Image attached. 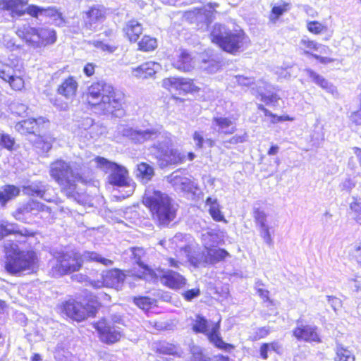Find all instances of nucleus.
Instances as JSON below:
<instances>
[{"label": "nucleus", "mask_w": 361, "mask_h": 361, "mask_svg": "<svg viewBox=\"0 0 361 361\" xmlns=\"http://www.w3.org/2000/svg\"><path fill=\"white\" fill-rule=\"evenodd\" d=\"M84 169L85 164L80 161H66L61 159L51 162L49 166V175L59 185L61 192L80 204H86L88 201L87 195L78 185L89 182Z\"/></svg>", "instance_id": "f257e3e1"}, {"label": "nucleus", "mask_w": 361, "mask_h": 361, "mask_svg": "<svg viewBox=\"0 0 361 361\" xmlns=\"http://www.w3.org/2000/svg\"><path fill=\"white\" fill-rule=\"evenodd\" d=\"M84 262H95L109 267L113 261L102 257L95 252L86 251L82 255L70 251L62 253L51 266V273L55 277L61 276L78 271Z\"/></svg>", "instance_id": "f03ea898"}, {"label": "nucleus", "mask_w": 361, "mask_h": 361, "mask_svg": "<svg viewBox=\"0 0 361 361\" xmlns=\"http://www.w3.org/2000/svg\"><path fill=\"white\" fill-rule=\"evenodd\" d=\"M123 94L116 92L114 87L104 81L92 83L87 93V102L102 111L104 114H112L122 104Z\"/></svg>", "instance_id": "7ed1b4c3"}, {"label": "nucleus", "mask_w": 361, "mask_h": 361, "mask_svg": "<svg viewBox=\"0 0 361 361\" xmlns=\"http://www.w3.org/2000/svg\"><path fill=\"white\" fill-rule=\"evenodd\" d=\"M142 202L149 209L160 225H168L176 216V209L171 203V199L167 194L153 187L145 190Z\"/></svg>", "instance_id": "20e7f679"}, {"label": "nucleus", "mask_w": 361, "mask_h": 361, "mask_svg": "<svg viewBox=\"0 0 361 361\" xmlns=\"http://www.w3.org/2000/svg\"><path fill=\"white\" fill-rule=\"evenodd\" d=\"M211 39L222 49L232 54L243 51L250 44L249 37L242 30L232 31L221 24L214 25Z\"/></svg>", "instance_id": "39448f33"}, {"label": "nucleus", "mask_w": 361, "mask_h": 361, "mask_svg": "<svg viewBox=\"0 0 361 361\" xmlns=\"http://www.w3.org/2000/svg\"><path fill=\"white\" fill-rule=\"evenodd\" d=\"M6 257V269L12 274L23 271H33L36 267L37 256L32 251H20L17 244L9 240L4 244Z\"/></svg>", "instance_id": "423d86ee"}, {"label": "nucleus", "mask_w": 361, "mask_h": 361, "mask_svg": "<svg viewBox=\"0 0 361 361\" xmlns=\"http://www.w3.org/2000/svg\"><path fill=\"white\" fill-rule=\"evenodd\" d=\"M16 33L30 48L37 49L54 44L56 40L54 30L47 27H34L28 24L18 27Z\"/></svg>", "instance_id": "0eeeda50"}, {"label": "nucleus", "mask_w": 361, "mask_h": 361, "mask_svg": "<svg viewBox=\"0 0 361 361\" xmlns=\"http://www.w3.org/2000/svg\"><path fill=\"white\" fill-rule=\"evenodd\" d=\"M172 140L169 133H164L161 140L154 142L150 147L151 152L159 161L166 164H179L185 162L186 155L178 149H172Z\"/></svg>", "instance_id": "6e6552de"}, {"label": "nucleus", "mask_w": 361, "mask_h": 361, "mask_svg": "<svg viewBox=\"0 0 361 361\" xmlns=\"http://www.w3.org/2000/svg\"><path fill=\"white\" fill-rule=\"evenodd\" d=\"M220 329V319L215 322L213 321H208L204 317L200 315L196 317L195 323L192 326V329L196 333H202L205 334L209 341L213 343L216 348L230 351L234 348L231 344L225 343L219 334Z\"/></svg>", "instance_id": "1a4fd4ad"}, {"label": "nucleus", "mask_w": 361, "mask_h": 361, "mask_svg": "<svg viewBox=\"0 0 361 361\" xmlns=\"http://www.w3.org/2000/svg\"><path fill=\"white\" fill-rule=\"evenodd\" d=\"M97 166L106 173H111L109 176V182L117 186H126L128 183V171L123 166L111 162L106 159L97 157L94 159Z\"/></svg>", "instance_id": "9d476101"}, {"label": "nucleus", "mask_w": 361, "mask_h": 361, "mask_svg": "<svg viewBox=\"0 0 361 361\" xmlns=\"http://www.w3.org/2000/svg\"><path fill=\"white\" fill-rule=\"evenodd\" d=\"M41 212L50 214L51 209L49 207L39 201L31 199L20 204L13 212V216L18 221L30 223L31 220L37 216Z\"/></svg>", "instance_id": "9b49d317"}, {"label": "nucleus", "mask_w": 361, "mask_h": 361, "mask_svg": "<svg viewBox=\"0 0 361 361\" xmlns=\"http://www.w3.org/2000/svg\"><path fill=\"white\" fill-rule=\"evenodd\" d=\"M106 8L101 5H94L83 11L82 16V30L90 34L97 30V27L106 19Z\"/></svg>", "instance_id": "f8f14e48"}, {"label": "nucleus", "mask_w": 361, "mask_h": 361, "mask_svg": "<svg viewBox=\"0 0 361 361\" xmlns=\"http://www.w3.org/2000/svg\"><path fill=\"white\" fill-rule=\"evenodd\" d=\"M23 77V72L13 61L8 63L0 60V78L8 82L13 90L20 91L24 87Z\"/></svg>", "instance_id": "ddd939ff"}, {"label": "nucleus", "mask_w": 361, "mask_h": 361, "mask_svg": "<svg viewBox=\"0 0 361 361\" xmlns=\"http://www.w3.org/2000/svg\"><path fill=\"white\" fill-rule=\"evenodd\" d=\"M63 311L68 317L80 322L87 317L94 316L97 310L92 306H85L75 300H69L63 305Z\"/></svg>", "instance_id": "4468645a"}, {"label": "nucleus", "mask_w": 361, "mask_h": 361, "mask_svg": "<svg viewBox=\"0 0 361 361\" xmlns=\"http://www.w3.org/2000/svg\"><path fill=\"white\" fill-rule=\"evenodd\" d=\"M165 133L159 132L156 128H125L122 130V135L128 137L135 143H144L145 142L157 139V141L161 140L163 134Z\"/></svg>", "instance_id": "2eb2a0df"}, {"label": "nucleus", "mask_w": 361, "mask_h": 361, "mask_svg": "<svg viewBox=\"0 0 361 361\" xmlns=\"http://www.w3.org/2000/svg\"><path fill=\"white\" fill-rule=\"evenodd\" d=\"M159 280L164 286L172 289H180L186 284V279L179 273L172 270L158 269L153 271L149 279Z\"/></svg>", "instance_id": "dca6fc26"}, {"label": "nucleus", "mask_w": 361, "mask_h": 361, "mask_svg": "<svg viewBox=\"0 0 361 361\" xmlns=\"http://www.w3.org/2000/svg\"><path fill=\"white\" fill-rule=\"evenodd\" d=\"M102 279L91 281L90 285L95 288L106 286L120 290L125 280V274L118 269H112L104 273Z\"/></svg>", "instance_id": "f3484780"}, {"label": "nucleus", "mask_w": 361, "mask_h": 361, "mask_svg": "<svg viewBox=\"0 0 361 361\" xmlns=\"http://www.w3.org/2000/svg\"><path fill=\"white\" fill-rule=\"evenodd\" d=\"M50 190H52L51 187L41 181L32 183L30 185L23 188L24 194L29 196H35L51 202L54 201V196L51 195Z\"/></svg>", "instance_id": "a211bd4d"}, {"label": "nucleus", "mask_w": 361, "mask_h": 361, "mask_svg": "<svg viewBox=\"0 0 361 361\" xmlns=\"http://www.w3.org/2000/svg\"><path fill=\"white\" fill-rule=\"evenodd\" d=\"M272 87L264 82L259 81L255 87H252V93L266 104H274L279 100V97L271 92Z\"/></svg>", "instance_id": "6ab92c4d"}, {"label": "nucleus", "mask_w": 361, "mask_h": 361, "mask_svg": "<svg viewBox=\"0 0 361 361\" xmlns=\"http://www.w3.org/2000/svg\"><path fill=\"white\" fill-rule=\"evenodd\" d=\"M168 180L175 190L183 192H191L197 188L195 183L189 178L180 176L177 172H173Z\"/></svg>", "instance_id": "aec40b11"}, {"label": "nucleus", "mask_w": 361, "mask_h": 361, "mask_svg": "<svg viewBox=\"0 0 361 361\" xmlns=\"http://www.w3.org/2000/svg\"><path fill=\"white\" fill-rule=\"evenodd\" d=\"M317 329L312 325L298 324L293 330V336L300 341L306 342H320Z\"/></svg>", "instance_id": "412c9836"}, {"label": "nucleus", "mask_w": 361, "mask_h": 361, "mask_svg": "<svg viewBox=\"0 0 361 361\" xmlns=\"http://www.w3.org/2000/svg\"><path fill=\"white\" fill-rule=\"evenodd\" d=\"M161 68V66L159 63L147 61L137 68H133L132 74L137 78L147 79L153 78Z\"/></svg>", "instance_id": "4be33fe9"}, {"label": "nucleus", "mask_w": 361, "mask_h": 361, "mask_svg": "<svg viewBox=\"0 0 361 361\" xmlns=\"http://www.w3.org/2000/svg\"><path fill=\"white\" fill-rule=\"evenodd\" d=\"M173 66L176 69L188 72L195 67L196 61L186 51H181L177 54L176 58L173 59Z\"/></svg>", "instance_id": "5701e85b"}, {"label": "nucleus", "mask_w": 361, "mask_h": 361, "mask_svg": "<svg viewBox=\"0 0 361 361\" xmlns=\"http://www.w3.org/2000/svg\"><path fill=\"white\" fill-rule=\"evenodd\" d=\"M27 3L28 0H0V10L10 11L13 17L21 16L25 13L24 7Z\"/></svg>", "instance_id": "b1692460"}, {"label": "nucleus", "mask_w": 361, "mask_h": 361, "mask_svg": "<svg viewBox=\"0 0 361 361\" xmlns=\"http://www.w3.org/2000/svg\"><path fill=\"white\" fill-rule=\"evenodd\" d=\"M78 84L73 77H68L65 79L58 87L57 92L66 99H71L75 94Z\"/></svg>", "instance_id": "393cba45"}, {"label": "nucleus", "mask_w": 361, "mask_h": 361, "mask_svg": "<svg viewBox=\"0 0 361 361\" xmlns=\"http://www.w3.org/2000/svg\"><path fill=\"white\" fill-rule=\"evenodd\" d=\"M228 255V253L224 249H214L212 247L202 252L200 262L214 264L225 259Z\"/></svg>", "instance_id": "a878e982"}, {"label": "nucleus", "mask_w": 361, "mask_h": 361, "mask_svg": "<svg viewBox=\"0 0 361 361\" xmlns=\"http://www.w3.org/2000/svg\"><path fill=\"white\" fill-rule=\"evenodd\" d=\"M212 126L217 127V132L225 135H231L236 130L235 123L226 117H214L212 121Z\"/></svg>", "instance_id": "bb28decb"}, {"label": "nucleus", "mask_w": 361, "mask_h": 361, "mask_svg": "<svg viewBox=\"0 0 361 361\" xmlns=\"http://www.w3.org/2000/svg\"><path fill=\"white\" fill-rule=\"evenodd\" d=\"M306 75L314 82L315 84L325 90L326 92L333 94L337 92L336 87L326 80L322 75L317 74L316 72L311 69H305Z\"/></svg>", "instance_id": "cd10ccee"}, {"label": "nucleus", "mask_w": 361, "mask_h": 361, "mask_svg": "<svg viewBox=\"0 0 361 361\" xmlns=\"http://www.w3.org/2000/svg\"><path fill=\"white\" fill-rule=\"evenodd\" d=\"M40 121L44 120L42 118L36 120L34 118H29L27 120L18 122L15 126V129L21 134H34L38 128V124Z\"/></svg>", "instance_id": "c85d7f7f"}, {"label": "nucleus", "mask_w": 361, "mask_h": 361, "mask_svg": "<svg viewBox=\"0 0 361 361\" xmlns=\"http://www.w3.org/2000/svg\"><path fill=\"white\" fill-rule=\"evenodd\" d=\"M131 252L135 262L144 269L142 274L137 275V277L145 280H149V277H152V273L154 271L150 269L141 262V258L145 254L144 250L140 247H133L131 248Z\"/></svg>", "instance_id": "c756f323"}, {"label": "nucleus", "mask_w": 361, "mask_h": 361, "mask_svg": "<svg viewBox=\"0 0 361 361\" xmlns=\"http://www.w3.org/2000/svg\"><path fill=\"white\" fill-rule=\"evenodd\" d=\"M123 31L130 42H136L142 32V27L137 21L131 20L126 23Z\"/></svg>", "instance_id": "7c9ffc66"}, {"label": "nucleus", "mask_w": 361, "mask_h": 361, "mask_svg": "<svg viewBox=\"0 0 361 361\" xmlns=\"http://www.w3.org/2000/svg\"><path fill=\"white\" fill-rule=\"evenodd\" d=\"M20 193V189L11 185H8L2 188L0 190V202L5 204L10 200L17 197Z\"/></svg>", "instance_id": "2f4dec72"}, {"label": "nucleus", "mask_w": 361, "mask_h": 361, "mask_svg": "<svg viewBox=\"0 0 361 361\" xmlns=\"http://www.w3.org/2000/svg\"><path fill=\"white\" fill-rule=\"evenodd\" d=\"M77 126L79 130H80L78 134L82 135L83 131H87L91 138L94 137V131L97 128V126L94 124V121L91 118L85 117L78 121Z\"/></svg>", "instance_id": "473e14b6"}, {"label": "nucleus", "mask_w": 361, "mask_h": 361, "mask_svg": "<svg viewBox=\"0 0 361 361\" xmlns=\"http://www.w3.org/2000/svg\"><path fill=\"white\" fill-rule=\"evenodd\" d=\"M27 232V230H25L24 232L19 231L18 225L14 223L3 221L0 224V240L10 234L20 233V235H25Z\"/></svg>", "instance_id": "72a5a7b5"}, {"label": "nucleus", "mask_w": 361, "mask_h": 361, "mask_svg": "<svg viewBox=\"0 0 361 361\" xmlns=\"http://www.w3.org/2000/svg\"><path fill=\"white\" fill-rule=\"evenodd\" d=\"M154 174V169L147 163H140L137 166V176L145 183L152 179Z\"/></svg>", "instance_id": "f704fd0d"}, {"label": "nucleus", "mask_w": 361, "mask_h": 361, "mask_svg": "<svg viewBox=\"0 0 361 361\" xmlns=\"http://www.w3.org/2000/svg\"><path fill=\"white\" fill-rule=\"evenodd\" d=\"M206 204L209 206V214L215 221H220L224 219V216L219 209V205L216 199L208 197L206 200Z\"/></svg>", "instance_id": "c9c22d12"}, {"label": "nucleus", "mask_w": 361, "mask_h": 361, "mask_svg": "<svg viewBox=\"0 0 361 361\" xmlns=\"http://www.w3.org/2000/svg\"><path fill=\"white\" fill-rule=\"evenodd\" d=\"M220 66V63L213 58L202 59L200 64V68L209 73L217 72Z\"/></svg>", "instance_id": "e433bc0d"}, {"label": "nucleus", "mask_w": 361, "mask_h": 361, "mask_svg": "<svg viewBox=\"0 0 361 361\" xmlns=\"http://www.w3.org/2000/svg\"><path fill=\"white\" fill-rule=\"evenodd\" d=\"M355 357L353 353L344 348L342 345L338 344L336 348V356L334 361H354Z\"/></svg>", "instance_id": "4c0bfd02"}, {"label": "nucleus", "mask_w": 361, "mask_h": 361, "mask_svg": "<svg viewBox=\"0 0 361 361\" xmlns=\"http://www.w3.org/2000/svg\"><path fill=\"white\" fill-rule=\"evenodd\" d=\"M218 235L214 232L207 231L202 234V241L205 250L215 247L218 243Z\"/></svg>", "instance_id": "58836bf2"}, {"label": "nucleus", "mask_w": 361, "mask_h": 361, "mask_svg": "<svg viewBox=\"0 0 361 361\" xmlns=\"http://www.w3.org/2000/svg\"><path fill=\"white\" fill-rule=\"evenodd\" d=\"M100 338L104 343H114L120 339L121 334L114 326H111L105 333L100 336Z\"/></svg>", "instance_id": "ea45409f"}, {"label": "nucleus", "mask_w": 361, "mask_h": 361, "mask_svg": "<svg viewBox=\"0 0 361 361\" xmlns=\"http://www.w3.org/2000/svg\"><path fill=\"white\" fill-rule=\"evenodd\" d=\"M139 49L144 51L154 50L157 47V39L149 36H144L138 43Z\"/></svg>", "instance_id": "a19ab883"}, {"label": "nucleus", "mask_w": 361, "mask_h": 361, "mask_svg": "<svg viewBox=\"0 0 361 361\" xmlns=\"http://www.w3.org/2000/svg\"><path fill=\"white\" fill-rule=\"evenodd\" d=\"M54 138L49 135L39 136L35 142V145L38 148H41L44 152H49L51 147Z\"/></svg>", "instance_id": "79ce46f5"}, {"label": "nucleus", "mask_w": 361, "mask_h": 361, "mask_svg": "<svg viewBox=\"0 0 361 361\" xmlns=\"http://www.w3.org/2000/svg\"><path fill=\"white\" fill-rule=\"evenodd\" d=\"M180 78H167L162 80V86L172 93H178Z\"/></svg>", "instance_id": "37998d69"}, {"label": "nucleus", "mask_w": 361, "mask_h": 361, "mask_svg": "<svg viewBox=\"0 0 361 361\" xmlns=\"http://www.w3.org/2000/svg\"><path fill=\"white\" fill-rule=\"evenodd\" d=\"M192 357L189 361H211V359L204 355L202 350L199 346H192L191 348Z\"/></svg>", "instance_id": "c03bdc74"}, {"label": "nucleus", "mask_w": 361, "mask_h": 361, "mask_svg": "<svg viewBox=\"0 0 361 361\" xmlns=\"http://www.w3.org/2000/svg\"><path fill=\"white\" fill-rule=\"evenodd\" d=\"M195 90V86L190 79L180 78L178 94L187 93Z\"/></svg>", "instance_id": "a18cd8bd"}, {"label": "nucleus", "mask_w": 361, "mask_h": 361, "mask_svg": "<svg viewBox=\"0 0 361 361\" xmlns=\"http://www.w3.org/2000/svg\"><path fill=\"white\" fill-rule=\"evenodd\" d=\"M15 144L13 137L8 134L0 133V146L8 149L12 150Z\"/></svg>", "instance_id": "49530a36"}, {"label": "nucleus", "mask_w": 361, "mask_h": 361, "mask_svg": "<svg viewBox=\"0 0 361 361\" xmlns=\"http://www.w3.org/2000/svg\"><path fill=\"white\" fill-rule=\"evenodd\" d=\"M307 30L314 34H319L326 30V27L317 21H311L307 23Z\"/></svg>", "instance_id": "de8ad7c7"}, {"label": "nucleus", "mask_w": 361, "mask_h": 361, "mask_svg": "<svg viewBox=\"0 0 361 361\" xmlns=\"http://www.w3.org/2000/svg\"><path fill=\"white\" fill-rule=\"evenodd\" d=\"M10 107L11 111L13 114H16L18 116H23L27 110V106L25 104L20 103L19 102H13L11 104Z\"/></svg>", "instance_id": "09e8293b"}, {"label": "nucleus", "mask_w": 361, "mask_h": 361, "mask_svg": "<svg viewBox=\"0 0 361 361\" xmlns=\"http://www.w3.org/2000/svg\"><path fill=\"white\" fill-rule=\"evenodd\" d=\"M300 45L303 49H310L314 50H319L320 48L325 49L324 46L319 44L313 40L307 38H303L300 40Z\"/></svg>", "instance_id": "8fccbe9b"}, {"label": "nucleus", "mask_w": 361, "mask_h": 361, "mask_svg": "<svg viewBox=\"0 0 361 361\" xmlns=\"http://www.w3.org/2000/svg\"><path fill=\"white\" fill-rule=\"evenodd\" d=\"M350 209L355 213V220L361 225V202L356 200L350 204Z\"/></svg>", "instance_id": "3c124183"}, {"label": "nucleus", "mask_w": 361, "mask_h": 361, "mask_svg": "<svg viewBox=\"0 0 361 361\" xmlns=\"http://www.w3.org/2000/svg\"><path fill=\"white\" fill-rule=\"evenodd\" d=\"M135 304L142 310L148 309L152 304V300L147 297H140L134 299Z\"/></svg>", "instance_id": "603ef678"}, {"label": "nucleus", "mask_w": 361, "mask_h": 361, "mask_svg": "<svg viewBox=\"0 0 361 361\" xmlns=\"http://www.w3.org/2000/svg\"><path fill=\"white\" fill-rule=\"evenodd\" d=\"M255 219L257 223L260 226V228L268 226L266 224L267 214L264 212L257 209L255 212Z\"/></svg>", "instance_id": "864d4df0"}, {"label": "nucleus", "mask_w": 361, "mask_h": 361, "mask_svg": "<svg viewBox=\"0 0 361 361\" xmlns=\"http://www.w3.org/2000/svg\"><path fill=\"white\" fill-rule=\"evenodd\" d=\"M94 328L98 331L100 334V336L106 332L111 326L106 322V319H101L99 322H96L94 324Z\"/></svg>", "instance_id": "5fc2aeb1"}, {"label": "nucleus", "mask_w": 361, "mask_h": 361, "mask_svg": "<svg viewBox=\"0 0 361 361\" xmlns=\"http://www.w3.org/2000/svg\"><path fill=\"white\" fill-rule=\"evenodd\" d=\"M289 4L283 3L282 5L274 6L272 8L271 12L274 15L276 16L275 18L277 19L285 11H287L289 9Z\"/></svg>", "instance_id": "6e6d98bb"}, {"label": "nucleus", "mask_w": 361, "mask_h": 361, "mask_svg": "<svg viewBox=\"0 0 361 361\" xmlns=\"http://www.w3.org/2000/svg\"><path fill=\"white\" fill-rule=\"evenodd\" d=\"M92 44L95 47L109 53H112L116 49V47L106 44L101 41H94Z\"/></svg>", "instance_id": "4d7b16f0"}, {"label": "nucleus", "mask_w": 361, "mask_h": 361, "mask_svg": "<svg viewBox=\"0 0 361 361\" xmlns=\"http://www.w3.org/2000/svg\"><path fill=\"white\" fill-rule=\"evenodd\" d=\"M247 133H244L243 135H235L230 138L228 140L225 142H228L230 144L235 145L238 143H243L247 140Z\"/></svg>", "instance_id": "13d9d810"}, {"label": "nucleus", "mask_w": 361, "mask_h": 361, "mask_svg": "<svg viewBox=\"0 0 361 361\" xmlns=\"http://www.w3.org/2000/svg\"><path fill=\"white\" fill-rule=\"evenodd\" d=\"M3 43L7 49L11 51L20 49V46L16 44L14 39L8 36L4 37Z\"/></svg>", "instance_id": "bf43d9fd"}, {"label": "nucleus", "mask_w": 361, "mask_h": 361, "mask_svg": "<svg viewBox=\"0 0 361 361\" xmlns=\"http://www.w3.org/2000/svg\"><path fill=\"white\" fill-rule=\"evenodd\" d=\"M260 228H261V235H262V238L264 239V242L267 245H271L273 244V240H272V238H271L270 232H269V226H264Z\"/></svg>", "instance_id": "052dcab7"}, {"label": "nucleus", "mask_w": 361, "mask_h": 361, "mask_svg": "<svg viewBox=\"0 0 361 361\" xmlns=\"http://www.w3.org/2000/svg\"><path fill=\"white\" fill-rule=\"evenodd\" d=\"M236 82L241 86L248 87L254 85V79L252 78L245 77L244 75H236Z\"/></svg>", "instance_id": "680f3d73"}, {"label": "nucleus", "mask_w": 361, "mask_h": 361, "mask_svg": "<svg viewBox=\"0 0 361 361\" xmlns=\"http://www.w3.org/2000/svg\"><path fill=\"white\" fill-rule=\"evenodd\" d=\"M192 138L195 143L196 147L198 149H202L204 142L203 133L201 132L195 131L193 133Z\"/></svg>", "instance_id": "e2e57ef3"}, {"label": "nucleus", "mask_w": 361, "mask_h": 361, "mask_svg": "<svg viewBox=\"0 0 361 361\" xmlns=\"http://www.w3.org/2000/svg\"><path fill=\"white\" fill-rule=\"evenodd\" d=\"M269 334V329L267 327L259 328L255 334L252 337V341H257L266 337Z\"/></svg>", "instance_id": "0e129e2a"}, {"label": "nucleus", "mask_w": 361, "mask_h": 361, "mask_svg": "<svg viewBox=\"0 0 361 361\" xmlns=\"http://www.w3.org/2000/svg\"><path fill=\"white\" fill-rule=\"evenodd\" d=\"M25 11L33 17H37L39 15H42L43 8L37 6L30 5L26 8Z\"/></svg>", "instance_id": "69168bd1"}, {"label": "nucleus", "mask_w": 361, "mask_h": 361, "mask_svg": "<svg viewBox=\"0 0 361 361\" xmlns=\"http://www.w3.org/2000/svg\"><path fill=\"white\" fill-rule=\"evenodd\" d=\"M42 15L50 17H57L61 21L63 20L61 14L58 12L54 8H43Z\"/></svg>", "instance_id": "338daca9"}, {"label": "nucleus", "mask_w": 361, "mask_h": 361, "mask_svg": "<svg viewBox=\"0 0 361 361\" xmlns=\"http://www.w3.org/2000/svg\"><path fill=\"white\" fill-rule=\"evenodd\" d=\"M200 291L198 288H193V289L188 290L185 291L183 293V296L186 300L190 301V300H192L193 298L197 297L200 295Z\"/></svg>", "instance_id": "774afa93"}]
</instances>
